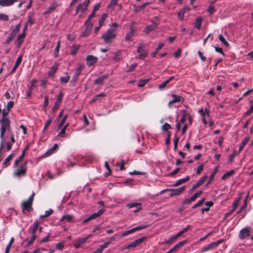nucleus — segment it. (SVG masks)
<instances>
[{
	"label": "nucleus",
	"mask_w": 253,
	"mask_h": 253,
	"mask_svg": "<svg viewBox=\"0 0 253 253\" xmlns=\"http://www.w3.org/2000/svg\"><path fill=\"white\" fill-rule=\"evenodd\" d=\"M35 195V193L33 192L27 200L24 201L22 203L21 208L22 212L23 213H25L26 211L30 212L33 211V209L32 207V204L33 203Z\"/></svg>",
	"instance_id": "nucleus-1"
},
{
	"label": "nucleus",
	"mask_w": 253,
	"mask_h": 253,
	"mask_svg": "<svg viewBox=\"0 0 253 253\" xmlns=\"http://www.w3.org/2000/svg\"><path fill=\"white\" fill-rule=\"evenodd\" d=\"M1 127L0 130V137L2 138L6 131L10 128V122L8 118H2L0 120Z\"/></svg>",
	"instance_id": "nucleus-2"
},
{
	"label": "nucleus",
	"mask_w": 253,
	"mask_h": 253,
	"mask_svg": "<svg viewBox=\"0 0 253 253\" xmlns=\"http://www.w3.org/2000/svg\"><path fill=\"white\" fill-rule=\"evenodd\" d=\"M116 37V34L115 33V29L110 28L108 29L105 33L102 35L101 38L107 43H111L112 41Z\"/></svg>",
	"instance_id": "nucleus-3"
},
{
	"label": "nucleus",
	"mask_w": 253,
	"mask_h": 253,
	"mask_svg": "<svg viewBox=\"0 0 253 253\" xmlns=\"http://www.w3.org/2000/svg\"><path fill=\"white\" fill-rule=\"evenodd\" d=\"M27 162H25L20 168L15 170L13 173L14 175L18 177L25 175L27 172Z\"/></svg>",
	"instance_id": "nucleus-4"
},
{
	"label": "nucleus",
	"mask_w": 253,
	"mask_h": 253,
	"mask_svg": "<svg viewBox=\"0 0 253 253\" xmlns=\"http://www.w3.org/2000/svg\"><path fill=\"white\" fill-rule=\"evenodd\" d=\"M171 97L172 99L170 100L168 104V106L169 108H171L172 106V104L176 103H182L184 101V98L181 96L175 94H171Z\"/></svg>",
	"instance_id": "nucleus-5"
},
{
	"label": "nucleus",
	"mask_w": 253,
	"mask_h": 253,
	"mask_svg": "<svg viewBox=\"0 0 253 253\" xmlns=\"http://www.w3.org/2000/svg\"><path fill=\"white\" fill-rule=\"evenodd\" d=\"M137 30V27H136V23L132 22L129 27V31L126 34L125 37V40L126 41H130L132 37L134 36V33Z\"/></svg>",
	"instance_id": "nucleus-6"
},
{
	"label": "nucleus",
	"mask_w": 253,
	"mask_h": 253,
	"mask_svg": "<svg viewBox=\"0 0 253 253\" xmlns=\"http://www.w3.org/2000/svg\"><path fill=\"white\" fill-rule=\"evenodd\" d=\"M252 228L250 226H246L242 229L239 234V238L241 240H244L250 236Z\"/></svg>",
	"instance_id": "nucleus-7"
},
{
	"label": "nucleus",
	"mask_w": 253,
	"mask_h": 253,
	"mask_svg": "<svg viewBox=\"0 0 253 253\" xmlns=\"http://www.w3.org/2000/svg\"><path fill=\"white\" fill-rule=\"evenodd\" d=\"M105 211V210L104 209H101L99 210L97 212H95L91 214L90 216H89L87 218L84 219L83 221V224H86L88 221L95 219L99 217H100Z\"/></svg>",
	"instance_id": "nucleus-8"
},
{
	"label": "nucleus",
	"mask_w": 253,
	"mask_h": 253,
	"mask_svg": "<svg viewBox=\"0 0 253 253\" xmlns=\"http://www.w3.org/2000/svg\"><path fill=\"white\" fill-rule=\"evenodd\" d=\"M21 26V24L19 23L17 24L14 29L13 30L12 32L10 33V35L7 37L6 42L5 44H8L10 43L13 39L14 38L15 36L16 35V34L19 32L20 28Z\"/></svg>",
	"instance_id": "nucleus-9"
},
{
	"label": "nucleus",
	"mask_w": 253,
	"mask_h": 253,
	"mask_svg": "<svg viewBox=\"0 0 253 253\" xmlns=\"http://www.w3.org/2000/svg\"><path fill=\"white\" fill-rule=\"evenodd\" d=\"M224 241L223 240H219L215 242H213L209 244L206 247L203 249L204 252H206L209 250H213L217 247L219 244L222 243Z\"/></svg>",
	"instance_id": "nucleus-10"
},
{
	"label": "nucleus",
	"mask_w": 253,
	"mask_h": 253,
	"mask_svg": "<svg viewBox=\"0 0 253 253\" xmlns=\"http://www.w3.org/2000/svg\"><path fill=\"white\" fill-rule=\"evenodd\" d=\"M147 227V225L138 226L137 227L132 228L130 230H129L124 232V233H122V236L125 237V236H127L128 235L132 234V233L135 232V231L143 229L146 228Z\"/></svg>",
	"instance_id": "nucleus-11"
},
{
	"label": "nucleus",
	"mask_w": 253,
	"mask_h": 253,
	"mask_svg": "<svg viewBox=\"0 0 253 253\" xmlns=\"http://www.w3.org/2000/svg\"><path fill=\"white\" fill-rule=\"evenodd\" d=\"M63 96H64L63 92L62 91H60L58 95V96L56 100V101L55 102V103L52 109V112L53 113H54L57 111V110L58 109L59 106L60 104L61 103V102H62Z\"/></svg>",
	"instance_id": "nucleus-12"
},
{
	"label": "nucleus",
	"mask_w": 253,
	"mask_h": 253,
	"mask_svg": "<svg viewBox=\"0 0 253 253\" xmlns=\"http://www.w3.org/2000/svg\"><path fill=\"white\" fill-rule=\"evenodd\" d=\"M185 189V186H182L176 189H170L169 197H171L174 196L179 195L181 194Z\"/></svg>",
	"instance_id": "nucleus-13"
},
{
	"label": "nucleus",
	"mask_w": 253,
	"mask_h": 253,
	"mask_svg": "<svg viewBox=\"0 0 253 253\" xmlns=\"http://www.w3.org/2000/svg\"><path fill=\"white\" fill-rule=\"evenodd\" d=\"M145 240V237H142L140 238H139V239L135 240L134 241H133L130 244L127 245L126 246V247L125 248V249H130L131 248L135 247L141 244Z\"/></svg>",
	"instance_id": "nucleus-14"
},
{
	"label": "nucleus",
	"mask_w": 253,
	"mask_h": 253,
	"mask_svg": "<svg viewBox=\"0 0 253 253\" xmlns=\"http://www.w3.org/2000/svg\"><path fill=\"white\" fill-rule=\"evenodd\" d=\"M98 60V58L95 56L89 55L86 56V61L88 66L90 67L94 63H96Z\"/></svg>",
	"instance_id": "nucleus-15"
},
{
	"label": "nucleus",
	"mask_w": 253,
	"mask_h": 253,
	"mask_svg": "<svg viewBox=\"0 0 253 253\" xmlns=\"http://www.w3.org/2000/svg\"><path fill=\"white\" fill-rule=\"evenodd\" d=\"M86 28L84 32L82 34V37H87L89 34L90 32L92 29V28L93 27V24L92 23H88L86 25H84Z\"/></svg>",
	"instance_id": "nucleus-16"
},
{
	"label": "nucleus",
	"mask_w": 253,
	"mask_h": 253,
	"mask_svg": "<svg viewBox=\"0 0 253 253\" xmlns=\"http://www.w3.org/2000/svg\"><path fill=\"white\" fill-rule=\"evenodd\" d=\"M39 227V223L38 221H35L33 225L30 226L28 230V232H31L32 235H36V231Z\"/></svg>",
	"instance_id": "nucleus-17"
},
{
	"label": "nucleus",
	"mask_w": 253,
	"mask_h": 253,
	"mask_svg": "<svg viewBox=\"0 0 253 253\" xmlns=\"http://www.w3.org/2000/svg\"><path fill=\"white\" fill-rule=\"evenodd\" d=\"M106 17H107V14L106 13H103L102 14L101 17L98 21L99 22L98 26L95 28V30H94L95 33H97V32L100 28V27L102 26L104 21L105 20Z\"/></svg>",
	"instance_id": "nucleus-18"
},
{
	"label": "nucleus",
	"mask_w": 253,
	"mask_h": 253,
	"mask_svg": "<svg viewBox=\"0 0 253 253\" xmlns=\"http://www.w3.org/2000/svg\"><path fill=\"white\" fill-rule=\"evenodd\" d=\"M89 237H85L84 238H81L78 239L77 243L75 244L74 247L76 249H78L80 247V246L84 244L87 239H88Z\"/></svg>",
	"instance_id": "nucleus-19"
},
{
	"label": "nucleus",
	"mask_w": 253,
	"mask_h": 253,
	"mask_svg": "<svg viewBox=\"0 0 253 253\" xmlns=\"http://www.w3.org/2000/svg\"><path fill=\"white\" fill-rule=\"evenodd\" d=\"M126 207L129 209L132 208L134 207L136 208V211H133L134 212H136L139 211L140 210H141V204L140 203H129L127 204Z\"/></svg>",
	"instance_id": "nucleus-20"
},
{
	"label": "nucleus",
	"mask_w": 253,
	"mask_h": 253,
	"mask_svg": "<svg viewBox=\"0 0 253 253\" xmlns=\"http://www.w3.org/2000/svg\"><path fill=\"white\" fill-rule=\"evenodd\" d=\"M158 24L155 22H153L151 25H148L144 29V32L149 34L150 32L152 31L157 28Z\"/></svg>",
	"instance_id": "nucleus-21"
},
{
	"label": "nucleus",
	"mask_w": 253,
	"mask_h": 253,
	"mask_svg": "<svg viewBox=\"0 0 253 253\" xmlns=\"http://www.w3.org/2000/svg\"><path fill=\"white\" fill-rule=\"evenodd\" d=\"M17 0H0V5L2 6H7L12 5Z\"/></svg>",
	"instance_id": "nucleus-22"
},
{
	"label": "nucleus",
	"mask_w": 253,
	"mask_h": 253,
	"mask_svg": "<svg viewBox=\"0 0 253 253\" xmlns=\"http://www.w3.org/2000/svg\"><path fill=\"white\" fill-rule=\"evenodd\" d=\"M26 34L22 33L18 36L16 42L17 47H20L24 42V40L25 38Z\"/></svg>",
	"instance_id": "nucleus-23"
},
{
	"label": "nucleus",
	"mask_w": 253,
	"mask_h": 253,
	"mask_svg": "<svg viewBox=\"0 0 253 253\" xmlns=\"http://www.w3.org/2000/svg\"><path fill=\"white\" fill-rule=\"evenodd\" d=\"M59 5L56 2L52 3L48 7V8L47 9V10L45 11L44 13L45 14H47L51 13Z\"/></svg>",
	"instance_id": "nucleus-24"
},
{
	"label": "nucleus",
	"mask_w": 253,
	"mask_h": 253,
	"mask_svg": "<svg viewBox=\"0 0 253 253\" xmlns=\"http://www.w3.org/2000/svg\"><path fill=\"white\" fill-rule=\"evenodd\" d=\"M22 57L23 55H21L17 58L15 63V65L10 72V74H13L15 72L16 70L17 69V68H18L19 64L21 63L22 61Z\"/></svg>",
	"instance_id": "nucleus-25"
},
{
	"label": "nucleus",
	"mask_w": 253,
	"mask_h": 253,
	"mask_svg": "<svg viewBox=\"0 0 253 253\" xmlns=\"http://www.w3.org/2000/svg\"><path fill=\"white\" fill-rule=\"evenodd\" d=\"M89 2L90 0H85L83 3H81V6L80 7V10L82 12V14H83L87 9V6L89 5Z\"/></svg>",
	"instance_id": "nucleus-26"
},
{
	"label": "nucleus",
	"mask_w": 253,
	"mask_h": 253,
	"mask_svg": "<svg viewBox=\"0 0 253 253\" xmlns=\"http://www.w3.org/2000/svg\"><path fill=\"white\" fill-rule=\"evenodd\" d=\"M83 70V67L82 65L78 66L76 71V73L73 77V80L74 81H76L78 79V78Z\"/></svg>",
	"instance_id": "nucleus-27"
},
{
	"label": "nucleus",
	"mask_w": 253,
	"mask_h": 253,
	"mask_svg": "<svg viewBox=\"0 0 253 253\" xmlns=\"http://www.w3.org/2000/svg\"><path fill=\"white\" fill-rule=\"evenodd\" d=\"M189 180H190V176L188 175L185 178L179 179L177 180L175 182V183L173 184V186L177 187V186L180 185V184L189 181Z\"/></svg>",
	"instance_id": "nucleus-28"
},
{
	"label": "nucleus",
	"mask_w": 253,
	"mask_h": 253,
	"mask_svg": "<svg viewBox=\"0 0 253 253\" xmlns=\"http://www.w3.org/2000/svg\"><path fill=\"white\" fill-rule=\"evenodd\" d=\"M108 74L104 75L98 78H97L95 81L94 83L95 84L99 85L101 84L103 81L108 78Z\"/></svg>",
	"instance_id": "nucleus-29"
},
{
	"label": "nucleus",
	"mask_w": 253,
	"mask_h": 253,
	"mask_svg": "<svg viewBox=\"0 0 253 253\" xmlns=\"http://www.w3.org/2000/svg\"><path fill=\"white\" fill-rule=\"evenodd\" d=\"M207 176L205 175L203 176L200 180H199L197 183L194 185V188H197L199 187L200 186L202 185L204 182L207 180Z\"/></svg>",
	"instance_id": "nucleus-30"
},
{
	"label": "nucleus",
	"mask_w": 253,
	"mask_h": 253,
	"mask_svg": "<svg viewBox=\"0 0 253 253\" xmlns=\"http://www.w3.org/2000/svg\"><path fill=\"white\" fill-rule=\"evenodd\" d=\"M250 139V137L249 136H247L246 138H245V139L243 140L242 143L240 145L238 153H240L243 150L244 146L249 141Z\"/></svg>",
	"instance_id": "nucleus-31"
},
{
	"label": "nucleus",
	"mask_w": 253,
	"mask_h": 253,
	"mask_svg": "<svg viewBox=\"0 0 253 253\" xmlns=\"http://www.w3.org/2000/svg\"><path fill=\"white\" fill-rule=\"evenodd\" d=\"M248 197H249V194L246 196V197L244 201L243 204L240 207V210L238 211V212H237V214L240 213L245 209L246 208V207H247V204H248L247 200H248Z\"/></svg>",
	"instance_id": "nucleus-32"
},
{
	"label": "nucleus",
	"mask_w": 253,
	"mask_h": 253,
	"mask_svg": "<svg viewBox=\"0 0 253 253\" xmlns=\"http://www.w3.org/2000/svg\"><path fill=\"white\" fill-rule=\"evenodd\" d=\"M80 46L77 44H73L71 47V53L73 55H76Z\"/></svg>",
	"instance_id": "nucleus-33"
},
{
	"label": "nucleus",
	"mask_w": 253,
	"mask_h": 253,
	"mask_svg": "<svg viewBox=\"0 0 253 253\" xmlns=\"http://www.w3.org/2000/svg\"><path fill=\"white\" fill-rule=\"evenodd\" d=\"M24 157H25L24 152H22V154H21V155L17 159H16L15 160L13 167H17L19 163L23 160V159L24 158Z\"/></svg>",
	"instance_id": "nucleus-34"
},
{
	"label": "nucleus",
	"mask_w": 253,
	"mask_h": 253,
	"mask_svg": "<svg viewBox=\"0 0 253 253\" xmlns=\"http://www.w3.org/2000/svg\"><path fill=\"white\" fill-rule=\"evenodd\" d=\"M57 67L56 66H53L50 68V71L48 73V75L49 77H53L57 71Z\"/></svg>",
	"instance_id": "nucleus-35"
},
{
	"label": "nucleus",
	"mask_w": 253,
	"mask_h": 253,
	"mask_svg": "<svg viewBox=\"0 0 253 253\" xmlns=\"http://www.w3.org/2000/svg\"><path fill=\"white\" fill-rule=\"evenodd\" d=\"M202 19L200 17L197 18L195 19L194 25L195 27L197 29H200L201 26Z\"/></svg>",
	"instance_id": "nucleus-36"
},
{
	"label": "nucleus",
	"mask_w": 253,
	"mask_h": 253,
	"mask_svg": "<svg viewBox=\"0 0 253 253\" xmlns=\"http://www.w3.org/2000/svg\"><path fill=\"white\" fill-rule=\"evenodd\" d=\"M14 238L13 237L11 238L8 244L7 245V246L6 247L4 253H9V250L11 247L12 245L13 244V243L14 242Z\"/></svg>",
	"instance_id": "nucleus-37"
},
{
	"label": "nucleus",
	"mask_w": 253,
	"mask_h": 253,
	"mask_svg": "<svg viewBox=\"0 0 253 253\" xmlns=\"http://www.w3.org/2000/svg\"><path fill=\"white\" fill-rule=\"evenodd\" d=\"M14 153H12L11 154H10L8 156H7L6 159L4 160V161H3V165H5V166H7L8 165H9V162L11 160V159H12V158L14 156Z\"/></svg>",
	"instance_id": "nucleus-38"
},
{
	"label": "nucleus",
	"mask_w": 253,
	"mask_h": 253,
	"mask_svg": "<svg viewBox=\"0 0 253 253\" xmlns=\"http://www.w3.org/2000/svg\"><path fill=\"white\" fill-rule=\"evenodd\" d=\"M105 96H106L105 94L103 93H101L100 94H97L93 97V98L92 99V100L91 101V103H94L95 101H96L97 100H100V98L101 97H103Z\"/></svg>",
	"instance_id": "nucleus-39"
},
{
	"label": "nucleus",
	"mask_w": 253,
	"mask_h": 253,
	"mask_svg": "<svg viewBox=\"0 0 253 253\" xmlns=\"http://www.w3.org/2000/svg\"><path fill=\"white\" fill-rule=\"evenodd\" d=\"M235 173L234 170H231L230 171L225 173L221 177V179L224 180L227 177H230Z\"/></svg>",
	"instance_id": "nucleus-40"
},
{
	"label": "nucleus",
	"mask_w": 253,
	"mask_h": 253,
	"mask_svg": "<svg viewBox=\"0 0 253 253\" xmlns=\"http://www.w3.org/2000/svg\"><path fill=\"white\" fill-rule=\"evenodd\" d=\"M149 81V79H141L139 81L137 86L138 87H143Z\"/></svg>",
	"instance_id": "nucleus-41"
},
{
	"label": "nucleus",
	"mask_w": 253,
	"mask_h": 253,
	"mask_svg": "<svg viewBox=\"0 0 253 253\" xmlns=\"http://www.w3.org/2000/svg\"><path fill=\"white\" fill-rule=\"evenodd\" d=\"M73 216L68 214L63 216L61 219V221L66 220L67 222H71L73 218Z\"/></svg>",
	"instance_id": "nucleus-42"
},
{
	"label": "nucleus",
	"mask_w": 253,
	"mask_h": 253,
	"mask_svg": "<svg viewBox=\"0 0 253 253\" xmlns=\"http://www.w3.org/2000/svg\"><path fill=\"white\" fill-rule=\"evenodd\" d=\"M53 213V210L52 209H50L48 211H45L44 214L41 215L40 216V218H45V217H48L49 216L51 215Z\"/></svg>",
	"instance_id": "nucleus-43"
},
{
	"label": "nucleus",
	"mask_w": 253,
	"mask_h": 253,
	"mask_svg": "<svg viewBox=\"0 0 253 253\" xmlns=\"http://www.w3.org/2000/svg\"><path fill=\"white\" fill-rule=\"evenodd\" d=\"M95 15V12H94V11H92V12L89 15L86 20L85 21L84 25H86L88 23H91L90 22L91 19L92 18H93V17H94Z\"/></svg>",
	"instance_id": "nucleus-44"
},
{
	"label": "nucleus",
	"mask_w": 253,
	"mask_h": 253,
	"mask_svg": "<svg viewBox=\"0 0 253 253\" xmlns=\"http://www.w3.org/2000/svg\"><path fill=\"white\" fill-rule=\"evenodd\" d=\"M164 46V43H160L158 46L156 48L155 51L152 53V56L155 57L158 51Z\"/></svg>",
	"instance_id": "nucleus-45"
},
{
	"label": "nucleus",
	"mask_w": 253,
	"mask_h": 253,
	"mask_svg": "<svg viewBox=\"0 0 253 253\" xmlns=\"http://www.w3.org/2000/svg\"><path fill=\"white\" fill-rule=\"evenodd\" d=\"M60 47V41H59L57 42V45H56V47H55V48L54 49V55H55V57H57L58 56V55H59L58 53L59 51Z\"/></svg>",
	"instance_id": "nucleus-46"
},
{
	"label": "nucleus",
	"mask_w": 253,
	"mask_h": 253,
	"mask_svg": "<svg viewBox=\"0 0 253 253\" xmlns=\"http://www.w3.org/2000/svg\"><path fill=\"white\" fill-rule=\"evenodd\" d=\"M187 243V241L186 240L181 241L174 246L175 248H176V250H178L184 246Z\"/></svg>",
	"instance_id": "nucleus-47"
},
{
	"label": "nucleus",
	"mask_w": 253,
	"mask_h": 253,
	"mask_svg": "<svg viewBox=\"0 0 253 253\" xmlns=\"http://www.w3.org/2000/svg\"><path fill=\"white\" fill-rule=\"evenodd\" d=\"M218 39L225 46H229V43L226 41L225 39L222 35H219L218 36Z\"/></svg>",
	"instance_id": "nucleus-48"
},
{
	"label": "nucleus",
	"mask_w": 253,
	"mask_h": 253,
	"mask_svg": "<svg viewBox=\"0 0 253 253\" xmlns=\"http://www.w3.org/2000/svg\"><path fill=\"white\" fill-rule=\"evenodd\" d=\"M187 8L181 9L178 13V16L179 19L182 20L184 18V14L185 13Z\"/></svg>",
	"instance_id": "nucleus-49"
},
{
	"label": "nucleus",
	"mask_w": 253,
	"mask_h": 253,
	"mask_svg": "<svg viewBox=\"0 0 253 253\" xmlns=\"http://www.w3.org/2000/svg\"><path fill=\"white\" fill-rule=\"evenodd\" d=\"M217 172V168H216L214 170L213 172L211 174V176H210V177L209 178V181H208L207 184H206V185H209V184L211 183V182L212 181L213 178L215 174Z\"/></svg>",
	"instance_id": "nucleus-50"
},
{
	"label": "nucleus",
	"mask_w": 253,
	"mask_h": 253,
	"mask_svg": "<svg viewBox=\"0 0 253 253\" xmlns=\"http://www.w3.org/2000/svg\"><path fill=\"white\" fill-rule=\"evenodd\" d=\"M179 139V137L176 136V134H175L174 139H173V141H174L173 149L174 151H176L177 149Z\"/></svg>",
	"instance_id": "nucleus-51"
},
{
	"label": "nucleus",
	"mask_w": 253,
	"mask_h": 253,
	"mask_svg": "<svg viewBox=\"0 0 253 253\" xmlns=\"http://www.w3.org/2000/svg\"><path fill=\"white\" fill-rule=\"evenodd\" d=\"M250 103H253L252 105L251 106L249 110L248 111H247L244 114V116L245 117H247V116H249L250 115H251L252 112H253V102L252 101H250Z\"/></svg>",
	"instance_id": "nucleus-52"
},
{
	"label": "nucleus",
	"mask_w": 253,
	"mask_h": 253,
	"mask_svg": "<svg viewBox=\"0 0 253 253\" xmlns=\"http://www.w3.org/2000/svg\"><path fill=\"white\" fill-rule=\"evenodd\" d=\"M70 79V77L68 75H67L65 77H61L60 78V81L61 83L66 84L68 83Z\"/></svg>",
	"instance_id": "nucleus-53"
},
{
	"label": "nucleus",
	"mask_w": 253,
	"mask_h": 253,
	"mask_svg": "<svg viewBox=\"0 0 253 253\" xmlns=\"http://www.w3.org/2000/svg\"><path fill=\"white\" fill-rule=\"evenodd\" d=\"M105 167L108 171V172H106L105 173V176H108V175L111 174L112 171L110 168L109 164H108V162H107V161L105 162Z\"/></svg>",
	"instance_id": "nucleus-54"
},
{
	"label": "nucleus",
	"mask_w": 253,
	"mask_h": 253,
	"mask_svg": "<svg viewBox=\"0 0 253 253\" xmlns=\"http://www.w3.org/2000/svg\"><path fill=\"white\" fill-rule=\"evenodd\" d=\"M238 153H237L236 151H235L233 154H232L230 155L229 160H228V161L229 163H232L234 161V159L236 155Z\"/></svg>",
	"instance_id": "nucleus-55"
},
{
	"label": "nucleus",
	"mask_w": 253,
	"mask_h": 253,
	"mask_svg": "<svg viewBox=\"0 0 253 253\" xmlns=\"http://www.w3.org/2000/svg\"><path fill=\"white\" fill-rule=\"evenodd\" d=\"M58 147V145L57 144H54V145L53 146L52 148L48 150L46 154H47V155H50L51 153H52V152L57 149V148Z\"/></svg>",
	"instance_id": "nucleus-56"
},
{
	"label": "nucleus",
	"mask_w": 253,
	"mask_h": 253,
	"mask_svg": "<svg viewBox=\"0 0 253 253\" xmlns=\"http://www.w3.org/2000/svg\"><path fill=\"white\" fill-rule=\"evenodd\" d=\"M51 121H52V119L51 118H49L47 120V121L45 123L44 127L43 128V130H42L43 131H45V130L47 129V128L48 127V126L50 125Z\"/></svg>",
	"instance_id": "nucleus-57"
},
{
	"label": "nucleus",
	"mask_w": 253,
	"mask_h": 253,
	"mask_svg": "<svg viewBox=\"0 0 253 253\" xmlns=\"http://www.w3.org/2000/svg\"><path fill=\"white\" fill-rule=\"evenodd\" d=\"M121 51L119 50L115 53V55L114 57V59L117 61H120L121 60Z\"/></svg>",
	"instance_id": "nucleus-58"
},
{
	"label": "nucleus",
	"mask_w": 253,
	"mask_h": 253,
	"mask_svg": "<svg viewBox=\"0 0 253 253\" xmlns=\"http://www.w3.org/2000/svg\"><path fill=\"white\" fill-rule=\"evenodd\" d=\"M195 201V200H194V199H192V197H191V198L186 199L184 200V201H183L182 203L184 205L190 204L191 202Z\"/></svg>",
	"instance_id": "nucleus-59"
},
{
	"label": "nucleus",
	"mask_w": 253,
	"mask_h": 253,
	"mask_svg": "<svg viewBox=\"0 0 253 253\" xmlns=\"http://www.w3.org/2000/svg\"><path fill=\"white\" fill-rule=\"evenodd\" d=\"M67 118H68V116L67 115H66L64 116L63 118L62 119V121L60 122V124H59V125L58 126V129L62 127L63 125L64 124Z\"/></svg>",
	"instance_id": "nucleus-60"
},
{
	"label": "nucleus",
	"mask_w": 253,
	"mask_h": 253,
	"mask_svg": "<svg viewBox=\"0 0 253 253\" xmlns=\"http://www.w3.org/2000/svg\"><path fill=\"white\" fill-rule=\"evenodd\" d=\"M36 238H37L36 235H32V237H31L30 240L28 241V242L27 243V246L29 247V246H31L33 243V242H34V241L35 240V239Z\"/></svg>",
	"instance_id": "nucleus-61"
},
{
	"label": "nucleus",
	"mask_w": 253,
	"mask_h": 253,
	"mask_svg": "<svg viewBox=\"0 0 253 253\" xmlns=\"http://www.w3.org/2000/svg\"><path fill=\"white\" fill-rule=\"evenodd\" d=\"M162 129L165 131H167L169 129L171 128V126L168 123H165L163 126H162Z\"/></svg>",
	"instance_id": "nucleus-62"
},
{
	"label": "nucleus",
	"mask_w": 253,
	"mask_h": 253,
	"mask_svg": "<svg viewBox=\"0 0 253 253\" xmlns=\"http://www.w3.org/2000/svg\"><path fill=\"white\" fill-rule=\"evenodd\" d=\"M64 246L65 245L63 242H59L56 245V248L58 250H62L64 248Z\"/></svg>",
	"instance_id": "nucleus-63"
},
{
	"label": "nucleus",
	"mask_w": 253,
	"mask_h": 253,
	"mask_svg": "<svg viewBox=\"0 0 253 253\" xmlns=\"http://www.w3.org/2000/svg\"><path fill=\"white\" fill-rule=\"evenodd\" d=\"M215 11L214 6L213 5H210L207 9V11L209 14L211 15Z\"/></svg>",
	"instance_id": "nucleus-64"
}]
</instances>
